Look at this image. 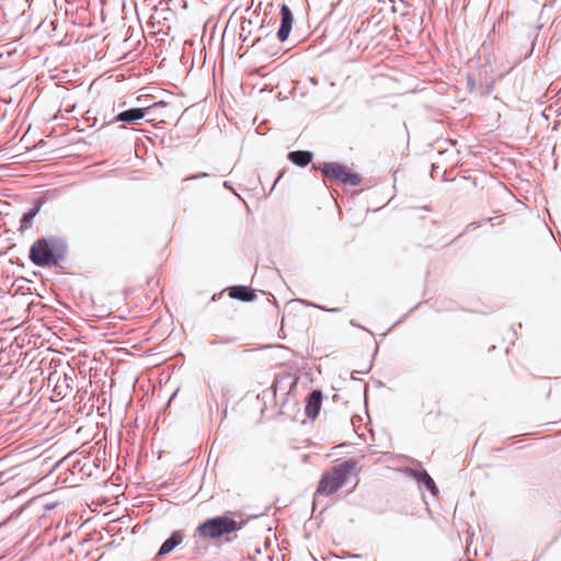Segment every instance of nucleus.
Masks as SVG:
<instances>
[{"label":"nucleus","mask_w":561,"mask_h":561,"mask_svg":"<svg viewBox=\"0 0 561 561\" xmlns=\"http://www.w3.org/2000/svg\"><path fill=\"white\" fill-rule=\"evenodd\" d=\"M224 186H225V187H229L228 182H225V183H224Z\"/></svg>","instance_id":"16"},{"label":"nucleus","mask_w":561,"mask_h":561,"mask_svg":"<svg viewBox=\"0 0 561 561\" xmlns=\"http://www.w3.org/2000/svg\"><path fill=\"white\" fill-rule=\"evenodd\" d=\"M314 169L322 172L325 178L336 180L343 184L357 186L360 183V176L352 173L346 167L337 162H324L320 165L313 164Z\"/></svg>","instance_id":"4"},{"label":"nucleus","mask_w":561,"mask_h":561,"mask_svg":"<svg viewBox=\"0 0 561 561\" xmlns=\"http://www.w3.org/2000/svg\"><path fill=\"white\" fill-rule=\"evenodd\" d=\"M5 473L4 472H0V484H3L4 483V478Z\"/></svg>","instance_id":"15"},{"label":"nucleus","mask_w":561,"mask_h":561,"mask_svg":"<svg viewBox=\"0 0 561 561\" xmlns=\"http://www.w3.org/2000/svg\"><path fill=\"white\" fill-rule=\"evenodd\" d=\"M167 108L165 107H162V108H159V110H156L151 113H147V116H149L147 118V122H153L156 119H160V122H164V117L167 116V114L164 113V110Z\"/></svg>","instance_id":"13"},{"label":"nucleus","mask_w":561,"mask_h":561,"mask_svg":"<svg viewBox=\"0 0 561 561\" xmlns=\"http://www.w3.org/2000/svg\"><path fill=\"white\" fill-rule=\"evenodd\" d=\"M288 160L298 167H306L312 160V152L308 150H297L288 153Z\"/></svg>","instance_id":"10"},{"label":"nucleus","mask_w":561,"mask_h":561,"mask_svg":"<svg viewBox=\"0 0 561 561\" xmlns=\"http://www.w3.org/2000/svg\"><path fill=\"white\" fill-rule=\"evenodd\" d=\"M208 175H209L208 173L203 172V173H197L192 176H188V178H186V180L187 181L188 180H197V179H202V178H207Z\"/></svg>","instance_id":"14"},{"label":"nucleus","mask_w":561,"mask_h":561,"mask_svg":"<svg viewBox=\"0 0 561 561\" xmlns=\"http://www.w3.org/2000/svg\"><path fill=\"white\" fill-rule=\"evenodd\" d=\"M357 461L345 460L332 468L330 472L322 476L317 493L321 495H331L336 492L347 480L348 476L356 469Z\"/></svg>","instance_id":"2"},{"label":"nucleus","mask_w":561,"mask_h":561,"mask_svg":"<svg viewBox=\"0 0 561 561\" xmlns=\"http://www.w3.org/2000/svg\"><path fill=\"white\" fill-rule=\"evenodd\" d=\"M407 472L414 478L420 485H424L434 496L438 494V489L426 470L407 469Z\"/></svg>","instance_id":"8"},{"label":"nucleus","mask_w":561,"mask_h":561,"mask_svg":"<svg viewBox=\"0 0 561 561\" xmlns=\"http://www.w3.org/2000/svg\"><path fill=\"white\" fill-rule=\"evenodd\" d=\"M238 529L234 519L227 516H218L207 519L197 528L198 535L203 538H219Z\"/></svg>","instance_id":"3"},{"label":"nucleus","mask_w":561,"mask_h":561,"mask_svg":"<svg viewBox=\"0 0 561 561\" xmlns=\"http://www.w3.org/2000/svg\"><path fill=\"white\" fill-rule=\"evenodd\" d=\"M67 244L60 238H42L35 241L28 257L37 266H47L50 263H58L66 257Z\"/></svg>","instance_id":"1"},{"label":"nucleus","mask_w":561,"mask_h":561,"mask_svg":"<svg viewBox=\"0 0 561 561\" xmlns=\"http://www.w3.org/2000/svg\"><path fill=\"white\" fill-rule=\"evenodd\" d=\"M168 106V103L164 101H159L153 103L152 105L148 107H137V108H129L124 112H121L115 116L116 122H126V123H134L136 121H139L141 118H145L147 116V113H151L156 110Z\"/></svg>","instance_id":"5"},{"label":"nucleus","mask_w":561,"mask_h":561,"mask_svg":"<svg viewBox=\"0 0 561 561\" xmlns=\"http://www.w3.org/2000/svg\"><path fill=\"white\" fill-rule=\"evenodd\" d=\"M293 21L294 16L290 9L286 4H283L280 8V26L277 31V38L280 42H285L288 38Z\"/></svg>","instance_id":"6"},{"label":"nucleus","mask_w":561,"mask_h":561,"mask_svg":"<svg viewBox=\"0 0 561 561\" xmlns=\"http://www.w3.org/2000/svg\"><path fill=\"white\" fill-rule=\"evenodd\" d=\"M229 296L241 301H252L256 295L247 286H232L229 288Z\"/></svg>","instance_id":"9"},{"label":"nucleus","mask_w":561,"mask_h":561,"mask_svg":"<svg viewBox=\"0 0 561 561\" xmlns=\"http://www.w3.org/2000/svg\"><path fill=\"white\" fill-rule=\"evenodd\" d=\"M323 400V394L321 390H312L306 400L305 412L307 416L311 420H314L320 412L321 404Z\"/></svg>","instance_id":"7"},{"label":"nucleus","mask_w":561,"mask_h":561,"mask_svg":"<svg viewBox=\"0 0 561 561\" xmlns=\"http://www.w3.org/2000/svg\"><path fill=\"white\" fill-rule=\"evenodd\" d=\"M181 542H182V535L179 531L172 533V535L160 547L158 556H164V554L171 552Z\"/></svg>","instance_id":"11"},{"label":"nucleus","mask_w":561,"mask_h":561,"mask_svg":"<svg viewBox=\"0 0 561 561\" xmlns=\"http://www.w3.org/2000/svg\"><path fill=\"white\" fill-rule=\"evenodd\" d=\"M42 203L39 201L36 202L34 207L28 209L21 218V230L28 229L32 226V221L35 218V216L38 214L41 209Z\"/></svg>","instance_id":"12"}]
</instances>
